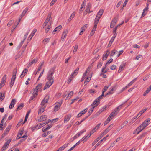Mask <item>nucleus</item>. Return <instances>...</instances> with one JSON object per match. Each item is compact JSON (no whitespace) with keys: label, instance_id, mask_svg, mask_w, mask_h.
Wrapping results in <instances>:
<instances>
[{"label":"nucleus","instance_id":"de8ad7c7","mask_svg":"<svg viewBox=\"0 0 151 151\" xmlns=\"http://www.w3.org/2000/svg\"><path fill=\"white\" fill-rule=\"evenodd\" d=\"M107 107V106H104L99 111V112L100 113H101L102 111H103L104 110L106 109Z\"/></svg>","mask_w":151,"mask_h":151},{"label":"nucleus","instance_id":"680f3d73","mask_svg":"<svg viewBox=\"0 0 151 151\" xmlns=\"http://www.w3.org/2000/svg\"><path fill=\"white\" fill-rule=\"evenodd\" d=\"M100 55H98V56H97V57H95L93 59V63L95 61H96L98 59H99V57H100Z\"/></svg>","mask_w":151,"mask_h":151},{"label":"nucleus","instance_id":"a878e982","mask_svg":"<svg viewBox=\"0 0 151 151\" xmlns=\"http://www.w3.org/2000/svg\"><path fill=\"white\" fill-rule=\"evenodd\" d=\"M70 117H71V115H66L65 117L64 121L66 122H68L69 121V120H70Z\"/></svg>","mask_w":151,"mask_h":151},{"label":"nucleus","instance_id":"9b49d317","mask_svg":"<svg viewBox=\"0 0 151 151\" xmlns=\"http://www.w3.org/2000/svg\"><path fill=\"white\" fill-rule=\"evenodd\" d=\"M145 128V126L144 127L141 124L140 126H139L138 128H137L136 129V131H138L137 134H138L142 130Z\"/></svg>","mask_w":151,"mask_h":151},{"label":"nucleus","instance_id":"4be33fe9","mask_svg":"<svg viewBox=\"0 0 151 151\" xmlns=\"http://www.w3.org/2000/svg\"><path fill=\"white\" fill-rule=\"evenodd\" d=\"M68 145L69 143H67V144H65L63 146L60 147L58 150H59L60 151L62 150H63L64 149H65L66 147Z\"/></svg>","mask_w":151,"mask_h":151},{"label":"nucleus","instance_id":"ddd939ff","mask_svg":"<svg viewBox=\"0 0 151 151\" xmlns=\"http://www.w3.org/2000/svg\"><path fill=\"white\" fill-rule=\"evenodd\" d=\"M46 107V106H40L38 114H41L42 113L44 112Z\"/></svg>","mask_w":151,"mask_h":151},{"label":"nucleus","instance_id":"ea45409f","mask_svg":"<svg viewBox=\"0 0 151 151\" xmlns=\"http://www.w3.org/2000/svg\"><path fill=\"white\" fill-rule=\"evenodd\" d=\"M109 55V53L108 54L107 53H106L104 55H103L102 57L103 60L104 61L107 58Z\"/></svg>","mask_w":151,"mask_h":151},{"label":"nucleus","instance_id":"c85d7f7f","mask_svg":"<svg viewBox=\"0 0 151 151\" xmlns=\"http://www.w3.org/2000/svg\"><path fill=\"white\" fill-rule=\"evenodd\" d=\"M24 107V104L21 103L19 106H18L17 109L16 111L20 110Z\"/></svg>","mask_w":151,"mask_h":151},{"label":"nucleus","instance_id":"aec40b11","mask_svg":"<svg viewBox=\"0 0 151 151\" xmlns=\"http://www.w3.org/2000/svg\"><path fill=\"white\" fill-rule=\"evenodd\" d=\"M27 72L28 70L27 69L25 68L24 69L21 75V77L22 78L23 77L25 76L26 74L27 73Z\"/></svg>","mask_w":151,"mask_h":151},{"label":"nucleus","instance_id":"774afa93","mask_svg":"<svg viewBox=\"0 0 151 151\" xmlns=\"http://www.w3.org/2000/svg\"><path fill=\"white\" fill-rule=\"evenodd\" d=\"M116 68V66L115 65H112L110 67V69L112 70H114Z\"/></svg>","mask_w":151,"mask_h":151},{"label":"nucleus","instance_id":"c9c22d12","mask_svg":"<svg viewBox=\"0 0 151 151\" xmlns=\"http://www.w3.org/2000/svg\"><path fill=\"white\" fill-rule=\"evenodd\" d=\"M96 130L95 128H93V129L90 132V134H88V137H90V136L92 134L96 131Z\"/></svg>","mask_w":151,"mask_h":151},{"label":"nucleus","instance_id":"20e7f679","mask_svg":"<svg viewBox=\"0 0 151 151\" xmlns=\"http://www.w3.org/2000/svg\"><path fill=\"white\" fill-rule=\"evenodd\" d=\"M49 99V96H46L44 98L41 103V105L42 106H45V104L47 103Z\"/></svg>","mask_w":151,"mask_h":151},{"label":"nucleus","instance_id":"0eeeda50","mask_svg":"<svg viewBox=\"0 0 151 151\" xmlns=\"http://www.w3.org/2000/svg\"><path fill=\"white\" fill-rule=\"evenodd\" d=\"M67 33L68 31L67 30L63 32L62 35V36L61 38V41H62L63 42L65 41Z\"/></svg>","mask_w":151,"mask_h":151},{"label":"nucleus","instance_id":"423d86ee","mask_svg":"<svg viewBox=\"0 0 151 151\" xmlns=\"http://www.w3.org/2000/svg\"><path fill=\"white\" fill-rule=\"evenodd\" d=\"M62 102H57L55 103V106L54 107V111H56L60 108L62 104Z\"/></svg>","mask_w":151,"mask_h":151},{"label":"nucleus","instance_id":"09e8293b","mask_svg":"<svg viewBox=\"0 0 151 151\" xmlns=\"http://www.w3.org/2000/svg\"><path fill=\"white\" fill-rule=\"evenodd\" d=\"M141 125L144 127L145 126V128L147 126H148V124H147V123L146 122V121H145L142 123Z\"/></svg>","mask_w":151,"mask_h":151},{"label":"nucleus","instance_id":"6e6552de","mask_svg":"<svg viewBox=\"0 0 151 151\" xmlns=\"http://www.w3.org/2000/svg\"><path fill=\"white\" fill-rule=\"evenodd\" d=\"M103 137V134L102 135L101 134L99 135V136L96 139L94 142L92 143V146H93L96 144V143L98 142L102 137Z\"/></svg>","mask_w":151,"mask_h":151},{"label":"nucleus","instance_id":"bf43d9fd","mask_svg":"<svg viewBox=\"0 0 151 151\" xmlns=\"http://www.w3.org/2000/svg\"><path fill=\"white\" fill-rule=\"evenodd\" d=\"M101 123H99L94 128H95L96 130H97L98 129L100 125H101Z\"/></svg>","mask_w":151,"mask_h":151},{"label":"nucleus","instance_id":"bb28decb","mask_svg":"<svg viewBox=\"0 0 151 151\" xmlns=\"http://www.w3.org/2000/svg\"><path fill=\"white\" fill-rule=\"evenodd\" d=\"M75 14H76L75 12H73V13L71 14V15L70 16V18L68 19V21H71V20L73 19V18L75 16Z\"/></svg>","mask_w":151,"mask_h":151},{"label":"nucleus","instance_id":"4c0bfd02","mask_svg":"<svg viewBox=\"0 0 151 151\" xmlns=\"http://www.w3.org/2000/svg\"><path fill=\"white\" fill-rule=\"evenodd\" d=\"M147 109V108H145L144 109H143L138 114V115H140L139 116H141L144 113V112L146 111Z\"/></svg>","mask_w":151,"mask_h":151},{"label":"nucleus","instance_id":"052dcab7","mask_svg":"<svg viewBox=\"0 0 151 151\" xmlns=\"http://www.w3.org/2000/svg\"><path fill=\"white\" fill-rule=\"evenodd\" d=\"M78 45H76L75 46V47L74 48L73 53H75L74 52H76L78 49Z\"/></svg>","mask_w":151,"mask_h":151},{"label":"nucleus","instance_id":"8fccbe9b","mask_svg":"<svg viewBox=\"0 0 151 151\" xmlns=\"http://www.w3.org/2000/svg\"><path fill=\"white\" fill-rule=\"evenodd\" d=\"M95 108V106L92 107L90 110L88 112V113L89 114L88 115V117L90 115L91 113H92V111Z\"/></svg>","mask_w":151,"mask_h":151},{"label":"nucleus","instance_id":"4468645a","mask_svg":"<svg viewBox=\"0 0 151 151\" xmlns=\"http://www.w3.org/2000/svg\"><path fill=\"white\" fill-rule=\"evenodd\" d=\"M116 86H114L113 88L109 91L105 95V96H106L107 95H109L110 94H112L113 93V91L114 90H116Z\"/></svg>","mask_w":151,"mask_h":151},{"label":"nucleus","instance_id":"5701e85b","mask_svg":"<svg viewBox=\"0 0 151 151\" xmlns=\"http://www.w3.org/2000/svg\"><path fill=\"white\" fill-rule=\"evenodd\" d=\"M46 123H45V122L42 123L38 124H37V126H38L39 127L37 128V129H39L40 128H41L42 127H43V126L46 125Z\"/></svg>","mask_w":151,"mask_h":151},{"label":"nucleus","instance_id":"2eb2a0df","mask_svg":"<svg viewBox=\"0 0 151 151\" xmlns=\"http://www.w3.org/2000/svg\"><path fill=\"white\" fill-rule=\"evenodd\" d=\"M12 127L11 125H9L6 128L4 132V135H6L9 132L11 128Z\"/></svg>","mask_w":151,"mask_h":151},{"label":"nucleus","instance_id":"473e14b6","mask_svg":"<svg viewBox=\"0 0 151 151\" xmlns=\"http://www.w3.org/2000/svg\"><path fill=\"white\" fill-rule=\"evenodd\" d=\"M125 67V65H120L119 67L118 72L119 73L123 70Z\"/></svg>","mask_w":151,"mask_h":151},{"label":"nucleus","instance_id":"338daca9","mask_svg":"<svg viewBox=\"0 0 151 151\" xmlns=\"http://www.w3.org/2000/svg\"><path fill=\"white\" fill-rule=\"evenodd\" d=\"M51 27L50 26H48V27L45 29V32L47 33L49 31V29Z\"/></svg>","mask_w":151,"mask_h":151},{"label":"nucleus","instance_id":"9d476101","mask_svg":"<svg viewBox=\"0 0 151 151\" xmlns=\"http://www.w3.org/2000/svg\"><path fill=\"white\" fill-rule=\"evenodd\" d=\"M16 102V100L15 99H13L12 100L9 106V108L10 109H12L14 107Z\"/></svg>","mask_w":151,"mask_h":151},{"label":"nucleus","instance_id":"f03ea898","mask_svg":"<svg viewBox=\"0 0 151 151\" xmlns=\"http://www.w3.org/2000/svg\"><path fill=\"white\" fill-rule=\"evenodd\" d=\"M122 105H121L114 109V111L111 112L110 114V116H112L113 117L117 114L120 110L121 109Z\"/></svg>","mask_w":151,"mask_h":151},{"label":"nucleus","instance_id":"e433bc0d","mask_svg":"<svg viewBox=\"0 0 151 151\" xmlns=\"http://www.w3.org/2000/svg\"><path fill=\"white\" fill-rule=\"evenodd\" d=\"M137 80V78H135L132 81H131L128 84V86H131L132 84H133Z\"/></svg>","mask_w":151,"mask_h":151},{"label":"nucleus","instance_id":"37998d69","mask_svg":"<svg viewBox=\"0 0 151 151\" xmlns=\"http://www.w3.org/2000/svg\"><path fill=\"white\" fill-rule=\"evenodd\" d=\"M49 22V20L48 19H46L44 24H43V26L42 27L44 28L47 25L48 22Z\"/></svg>","mask_w":151,"mask_h":151},{"label":"nucleus","instance_id":"1a4fd4ad","mask_svg":"<svg viewBox=\"0 0 151 151\" xmlns=\"http://www.w3.org/2000/svg\"><path fill=\"white\" fill-rule=\"evenodd\" d=\"M113 125H110L109 127L106 129L105 131L102 133L101 134H103V136H104L105 134L107 133V132L112 128Z\"/></svg>","mask_w":151,"mask_h":151},{"label":"nucleus","instance_id":"f257e3e1","mask_svg":"<svg viewBox=\"0 0 151 151\" xmlns=\"http://www.w3.org/2000/svg\"><path fill=\"white\" fill-rule=\"evenodd\" d=\"M55 70V68H52L49 70L47 74V79L48 80V81L46 82V84L44 86L43 90H45L47 88H48L54 82L53 78L52 76L54 73Z\"/></svg>","mask_w":151,"mask_h":151},{"label":"nucleus","instance_id":"412c9836","mask_svg":"<svg viewBox=\"0 0 151 151\" xmlns=\"http://www.w3.org/2000/svg\"><path fill=\"white\" fill-rule=\"evenodd\" d=\"M28 7H26L25 8L24 10L23 11L22 14H21L20 16L21 17L20 18L22 19V18L25 15L27 12L28 11Z\"/></svg>","mask_w":151,"mask_h":151},{"label":"nucleus","instance_id":"864d4df0","mask_svg":"<svg viewBox=\"0 0 151 151\" xmlns=\"http://www.w3.org/2000/svg\"><path fill=\"white\" fill-rule=\"evenodd\" d=\"M22 122H23V119H21L20 121H19V122L17 124L16 126V127L17 128L19 127L20 126V125H21V123Z\"/></svg>","mask_w":151,"mask_h":151},{"label":"nucleus","instance_id":"69168bd1","mask_svg":"<svg viewBox=\"0 0 151 151\" xmlns=\"http://www.w3.org/2000/svg\"><path fill=\"white\" fill-rule=\"evenodd\" d=\"M102 65V63L101 62H99L97 66V68H100Z\"/></svg>","mask_w":151,"mask_h":151},{"label":"nucleus","instance_id":"4d7b16f0","mask_svg":"<svg viewBox=\"0 0 151 151\" xmlns=\"http://www.w3.org/2000/svg\"><path fill=\"white\" fill-rule=\"evenodd\" d=\"M11 139H9L4 144L5 145H6L8 146V145H9L10 143L11 142Z\"/></svg>","mask_w":151,"mask_h":151},{"label":"nucleus","instance_id":"79ce46f5","mask_svg":"<svg viewBox=\"0 0 151 151\" xmlns=\"http://www.w3.org/2000/svg\"><path fill=\"white\" fill-rule=\"evenodd\" d=\"M17 73V69H14L13 70V76L12 78H16V75Z\"/></svg>","mask_w":151,"mask_h":151},{"label":"nucleus","instance_id":"13d9d810","mask_svg":"<svg viewBox=\"0 0 151 151\" xmlns=\"http://www.w3.org/2000/svg\"><path fill=\"white\" fill-rule=\"evenodd\" d=\"M14 22V20H11L10 21H9L8 23L7 24V26H11L12 24H13Z\"/></svg>","mask_w":151,"mask_h":151},{"label":"nucleus","instance_id":"58836bf2","mask_svg":"<svg viewBox=\"0 0 151 151\" xmlns=\"http://www.w3.org/2000/svg\"><path fill=\"white\" fill-rule=\"evenodd\" d=\"M89 137H88V135L87 136H86L82 138L81 139H82V141H83V143L86 141Z\"/></svg>","mask_w":151,"mask_h":151},{"label":"nucleus","instance_id":"a18cd8bd","mask_svg":"<svg viewBox=\"0 0 151 151\" xmlns=\"http://www.w3.org/2000/svg\"><path fill=\"white\" fill-rule=\"evenodd\" d=\"M99 21H97L95 19L94 22V28L96 29L97 26L98 24Z\"/></svg>","mask_w":151,"mask_h":151},{"label":"nucleus","instance_id":"39448f33","mask_svg":"<svg viewBox=\"0 0 151 151\" xmlns=\"http://www.w3.org/2000/svg\"><path fill=\"white\" fill-rule=\"evenodd\" d=\"M118 18V17H115L114 19L111 21L110 26V27L112 28L114 27L116 23Z\"/></svg>","mask_w":151,"mask_h":151},{"label":"nucleus","instance_id":"603ef678","mask_svg":"<svg viewBox=\"0 0 151 151\" xmlns=\"http://www.w3.org/2000/svg\"><path fill=\"white\" fill-rule=\"evenodd\" d=\"M36 97L35 96L33 95H32V96L30 97V98L29 101V102H31V101H34L35 100V98Z\"/></svg>","mask_w":151,"mask_h":151},{"label":"nucleus","instance_id":"3c124183","mask_svg":"<svg viewBox=\"0 0 151 151\" xmlns=\"http://www.w3.org/2000/svg\"><path fill=\"white\" fill-rule=\"evenodd\" d=\"M87 28V24H85L81 28V29L82 31V32H83Z\"/></svg>","mask_w":151,"mask_h":151},{"label":"nucleus","instance_id":"0e129e2a","mask_svg":"<svg viewBox=\"0 0 151 151\" xmlns=\"http://www.w3.org/2000/svg\"><path fill=\"white\" fill-rule=\"evenodd\" d=\"M56 0H53L50 3V6H53L54 4L56 2Z\"/></svg>","mask_w":151,"mask_h":151},{"label":"nucleus","instance_id":"49530a36","mask_svg":"<svg viewBox=\"0 0 151 151\" xmlns=\"http://www.w3.org/2000/svg\"><path fill=\"white\" fill-rule=\"evenodd\" d=\"M8 147V146L4 145L1 148V151H4Z\"/></svg>","mask_w":151,"mask_h":151},{"label":"nucleus","instance_id":"f8f14e48","mask_svg":"<svg viewBox=\"0 0 151 151\" xmlns=\"http://www.w3.org/2000/svg\"><path fill=\"white\" fill-rule=\"evenodd\" d=\"M91 7V3H88L86 6V12L91 13L93 12L92 11H90Z\"/></svg>","mask_w":151,"mask_h":151},{"label":"nucleus","instance_id":"dca6fc26","mask_svg":"<svg viewBox=\"0 0 151 151\" xmlns=\"http://www.w3.org/2000/svg\"><path fill=\"white\" fill-rule=\"evenodd\" d=\"M100 102H99V101L97 100V99H96L91 104V106L92 107L95 106V107L97 106L98 105Z\"/></svg>","mask_w":151,"mask_h":151},{"label":"nucleus","instance_id":"72a5a7b5","mask_svg":"<svg viewBox=\"0 0 151 151\" xmlns=\"http://www.w3.org/2000/svg\"><path fill=\"white\" fill-rule=\"evenodd\" d=\"M38 92V90H35V88L34 89V91L32 93V95L37 97V92Z\"/></svg>","mask_w":151,"mask_h":151},{"label":"nucleus","instance_id":"cd10ccee","mask_svg":"<svg viewBox=\"0 0 151 151\" xmlns=\"http://www.w3.org/2000/svg\"><path fill=\"white\" fill-rule=\"evenodd\" d=\"M42 86V83H40L35 88V90H38L40 89Z\"/></svg>","mask_w":151,"mask_h":151},{"label":"nucleus","instance_id":"393cba45","mask_svg":"<svg viewBox=\"0 0 151 151\" xmlns=\"http://www.w3.org/2000/svg\"><path fill=\"white\" fill-rule=\"evenodd\" d=\"M111 86V84L109 85L108 86H104V88L102 90V93L104 94V92L107 90L108 88Z\"/></svg>","mask_w":151,"mask_h":151},{"label":"nucleus","instance_id":"b1692460","mask_svg":"<svg viewBox=\"0 0 151 151\" xmlns=\"http://www.w3.org/2000/svg\"><path fill=\"white\" fill-rule=\"evenodd\" d=\"M16 78H12V77L11 81L10 83V86L11 88H12L13 85L14 83V81Z\"/></svg>","mask_w":151,"mask_h":151},{"label":"nucleus","instance_id":"f704fd0d","mask_svg":"<svg viewBox=\"0 0 151 151\" xmlns=\"http://www.w3.org/2000/svg\"><path fill=\"white\" fill-rule=\"evenodd\" d=\"M37 61V60L36 61V60L35 59H34L27 66L28 67H30L32 64L34 63H36Z\"/></svg>","mask_w":151,"mask_h":151},{"label":"nucleus","instance_id":"f3484780","mask_svg":"<svg viewBox=\"0 0 151 151\" xmlns=\"http://www.w3.org/2000/svg\"><path fill=\"white\" fill-rule=\"evenodd\" d=\"M79 69V67H77L74 72L71 74V77H74L76 76L78 73Z\"/></svg>","mask_w":151,"mask_h":151},{"label":"nucleus","instance_id":"5fc2aeb1","mask_svg":"<svg viewBox=\"0 0 151 151\" xmlns=\"http://www.w3.org/2000/svg\"><path fill=\"white\" fill-rule=\"evenodd\" d=\"M86 0H84L83 2V3L82 4V5H81V9H82V8H83L85 6V5L86 4Z\"/></svg>","mask_w":151,"mask_h":151},{"label":"nucleus","instance_id":"a19ab883","mask_svg":"<svg viewBox=\"0 0 151 151\" xmlns=\"http://www.w3.org/2000/svg\"><path fill=\"white\" fill-rule=\"evenodd\" d=\"M104 96V94L102 93V94L99 96L98 98L96 99H97V100H98V101H99V102H100V101L101 100L102 98Z\"/></svg>","mask_w":151,"mask_h":151},{"label":"nucleus","instance_id":"e2e57ef3","mask_svg":"<svg viewBox=\"0 0 151 151\" xmlns=\"http://www.w3.org/2000/svg\"><path fill=\"white\" fill-rule=\"evenodd\" d=\"M61 28L62 26L61 25H60L58 26L57 27L55 28V29H56L57 30L58 32L61 29Z\"/></svg>","mask_w":151,"mask_h":151},{"label":"nucleus","instance_id":"a211bd4d","mask_svg":"<svg viewBox=\"0 0 151 151\" xmlns=\"http://www.w3.org/2000/svg\"><path fill=\"white\" fill-rule=\"evenodd\" d=\"M37 31V29H34L32 32V33L29 36V37H28V39L31 40L32 37L34 36V35L35 33Z\"/></svg>","mask_w":151,"mask_h":151},{"label":"nucleus","instance_id":"c756f323","mask_svg":"<svg viewBox=\"0 0 151 151\" xmlns=\"http://www.w3.org/2000/svg\"><path fill=\"white\" fill-rule=\"evenodd\" d=\"M5 96V93L4 92L2 93V95L0 96V100L2 101L4 99Z\"/></svg>","mask_w":151,"mask_h":151},{"label":"nucleus","instance_id":"c03bdc74","mask_svg":"<svg viewBox=\"0 0 151 151\" xmlns=\"http://www.w3.org/2000/svg\"><path fill=\"white\" fill-rule=\"evenodd\" d=\"M113 61V59L112 58H111L106 64L105 66L106 67L110 63H111Z\"/></svg>","mask_w":151,"mask_h":151},{"label":"nucleus","instance_id":"6e6d98bb","mask_svg":"<svg viewBox=\"0 0 151 151\" xmlns=\"http://www.w3.org/2000/svg\"><path fill=\"white\" fill-rule=\"evenodd\" d=\"M87 111V109H85L84 110L81 111L80 112V113H81V115H83L85 113H86Z\"/></svg>","mask_w":151,"mask_h":151},{"label":"nucleus","instance_id":"6ab92c4d","mask_svg":"<svg viewBox=\"0 0 151 151\" xmlns=\"http://www.w3.org/2000/svg\"><path fill=\"white\" fill-rule=\"evenodd\" d=\"M47 118V116L46 115L41 116L40 118L38 119L39 121L41 122L42 121H45Z\"/></svg>","mask_w":151,"mask_h":151},{"label":"nucleus","instance_id":"7ed1b4c3","mask_svg":"<svg viewBox=\"0 0 151 151\" xmlns=\"http://www.w3.org/2000/svg\"><path fill=\"white\" fill-rule=\"evenodd\" d=\"M104 12V10L102 9H101L97 14V15L95 18V19L99 21V19L102 16Z\"/></svg>","mask_w":151,"mask_h":151},{"label":"nucleus","instance_id":"7c9ffc66","mask_svg":"<svg viewBox=\"0 0 151 151\" xmlns=\"http://www.w3.org/2000/svg\"><path fill=\"white\" fill-rule=\"evenodd\" d=\"M117 52V51L115 50H114L111 51V54L110 55V56L111 57L115 55L116 53Z\"/></svg>","mask_w":151,"mask_h":151},{"label":"nucleus","instance_id":"2f4dec72","mask_svg":"<svg viewBox=\"0 0 151 151\" xmlns=\"http://www.w3.org/2000/svg\"><path fill=\"white\" fill-rule=\"evenodd\" d=\"M106 66L104 67H103L101 70V71L102 73L101 74V75L102 74H103L104 73H106L107 72V70H104L106 69Z\"/></svg>","mask_w":151,"mask_h":151}]
</instances>
